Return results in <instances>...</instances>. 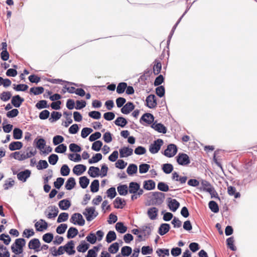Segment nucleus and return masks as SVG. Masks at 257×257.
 I'll list each match as a JSON object with an SVG mask.
<instances>
[{"label":"nucleus","instance_id":"obj_1","mask_svg":"<svg viewBox=\"0 0 257 257\" xmlns=\"http://www.w3.org/2000/svg\"><path fill=\"white\" fill-rule=\"evenodd\" d=\"M74 248V243L73 240H70L65 245L60 246L58 247V254L61 255L64 253V251H66L69 255L74 254L75 253Z\"/></svg>","mask_w":257,"mask_h":257},{"label":"nucleus","instance_id":"obj_2","mask_svg":"<svg viewBox=\"0 0 257 257\" xmlns=\"http://www.w3.org/2000/svg\"><path fill=\"white\" fill-rule=\"evenodd\" d=\"M153 197L151 199L152 205H160L164 202L165 195L161 192H152Z\"/></svg>","mask_w":257,"mask_h":257},{"label":"nucleus","instance_id":"obj_3","mask_svg":"<svg viewBox=\"0 0 257 257\" xmlns=\"http://www.w3.org/2000/svg\"><path fill=\"white\" fill-rule=\"evenodd\" d=\"M70 222L74 225L79 226H83L85 223V221L82 214L79 213L73 214L70 219Z\"/></svg>","mask_w":257,"mask_h":257},{"label":"nucleus","instance_id":"obj_4","mask_svg":"<svg viewBox=\"0 0 257 257\" xmlns=\"http://www.w3.org/2000/svg\"><path fill=\"white\" fill-rule=\"evenodd\" d=\"M163 143V140L158 139L149 146V151L153 154L157 153L160 151Z\"/></svg>","mask_w":257,"mask_h":257},{"label":"nucleus","instance_id":"obj_5","mask_svg":"<svg viewBox=\"0 0 257 257\" xmlns=\"http://www.w3.org/2000/svg\"><path fill=\"white\" fill-rule=\"evenodd\" d=\"M176 159L178 164L181 166H186L190 163L189 157L184 153H179L176 157Z\"/></svg>","mask_w":257,"mask_h":257},{"label":"nucleus","instance_id":"obj_6","mask_svg":"<svg viewBox=\"0 0 257 257\" xmlns=\"http://www.w3.org/2000/svg\"><path fill=\"white\" fill-rule=\"evenodd\" d=\"M178 148L176 145L170 144L168 145L165 150L163 155L167 157L171 158L174 157L177 153Z\"/></svg>","mask_w":257,"mask_h":257},{"label":"nucleus","instance_id":"obj_7","mask_svg":"<svg viewBox=\"0 0 257 257\" xmlns=\"http://www.w3.org/2000/svg\"><path fill=\"white\" fill-rule=\"evenodd\" d=\"M146 105L150 108H154L157 105V99L154 94H150L146 99Z\"/></svg>","mask_w":257,"mask_h":257},{"label":"nucleus","instance_id":"obj_8","mask_svg":"<svg viewBox=\"0 0 257 257\" xmlns=\"http://www.w3.org/2000/svg\"><path fill=\"white\" fill-rule=\"evenodd\" d=\"M167 202L169 208L173 212H175L180 206V203L175 199L168 198Z\"/></svg>","mask_w":257,"mask_h":257},{"label":"nucleus","instance_id":"obj_9","mask_svg":"<svg viewBox=\"0 0 257 257\" xmlns=\"http://www.w3.org/2000/svg\"><path fill=\"white\" fill-rule=\"evenodd\" d=\"M48 209L51 212H53V213L49 212L48 214H46L47 211H45V212H44L45 214L46 215V216L49 219L54 218L58 215V214L59 213V210H58V208L56 206H55V205L49 206L48 207Z\"/></svg>","mask_w":257,"mask_h":257},{"label":"nucleus","instance_id":"obj_10","mask_svg":"<svg viewBox=\"0 0 257 257\" xmlns=\"http://www.w3.org/2000/svg\"><path fill=\"white\" fill-rule=\"evenodd\" d=\"M94 213H95L94 207H87L83 212V214L85 216L88 221H91L93 219V215Z\"/></svg>","mask_w":257,"mask_h":257},{"label":"nucleus","instance_id":"obj_11","mask_svg":"<svg viewBox=\"0 0 257 257\" xmlns=\"http://www.w3.org/2000/svg\"><path fill=\"white\" fill-rule=\"evenodd\" d=\"M155 117L154 115L150 113H144L140 118V122L142 123V121H144L148 124H152L154 121Z\"/></svg>","mask_w":257,"mask_h":257},{"label":"nucleus","instance_id":"obj_12","mask_svg":"<svg viewBox=\"0 0 257 257\" xmlns=\"http://www.w3.org/2000/svg\"><path fill=\"white\" fill-rule=\"evenodd\" d=\"M135 106L132 102L128 101L121 107L120 111L124 114L130 113L135 109Z\"/></svg>","mask_w":257,"mask_h":257},{"label":"nucleus","instance_id":"obj_13","mask_svg":"<svg viewBox=\"0 0 257 257\" xmlns=\"http://www.w3.org/2000/svg\"><path fill=\"white\" fill-rule=\"evenodd\" d=\"M24 101V99L18 94L13 96L11 99V103L16 108L20 107Z\"/></svg>","mask_w":257,"mask_h":257},{"label":"nucleus","instance_id":"obj_14","mask_svg":"<svg viewBox=\"0 0 257 257\" xmlns=\"http://www.w3.org/2000/svg\"><path fill=\"white\" fill-rule=\"evenodd\" d=\"M120 158L127 157L133 153V150L128 147H123L119 150Z\"/></svg>","mask_w":257,"mask_h":257},{"label":"nucleus","instance_id":"obj_15","mask_svg":"<svg viewBox=\"0 0 257 257\" xmlns=\"http://www.w3.org/2000/svg\"><path fill=\"white\" fill-rule=\"evenodd\" d=\"M31 174V171L27 169L24 171L20 172L17 174V178L19 180L22 181L23 182H25L27 181V179L30 177Z\"/></svg>","mask_w":257,"mask_h":257},{"label":"nucleus","instance_id":"obj_16","mask_svg":"<svg viewBox=\"0 0 257 257\" xmlns=\"http://www.w3.org/2000/svg\"><path fill=\"white\" fill-rule=\"evenodd\" d=\"M151 127L160 133L166 134L167 131L166 127L161 123L154 122L152 124Z\"/></svg>","mask_w":257,"mask_h":257},{"label":"nucleus","instance_id":"obj_17","mask_svg":"<svg viewBox=\"0 0 257 257\" xmlns=\"http://www.w3.org/2000/svg\"><path fill=\"white\" fill-rule=\"evenodd\" d=\"M40 245L41 243L39 239L36 238L30 240L28 243V247L29 249H34L37 251L39 250L37 249L40 247Z\"/></svg>","mask_w":257,"mask_h":257},{"label":"nucleus","instance_id":"obj_18","mask_svg":"<svg viewBox=\"0 0 257 257\" xmlns=\"http://www.w3.org/2000/svg\"><path fill=\"white\" fill-rule=\"evenodd\" d=\"M86 170V167L83 164L75 165L73 169V172L77 176L82 175Z\"/></svg>","mask_w":257,"mask_h":257},{"label":"nucleus","instance_id":"obj_19","mask_svg":"<svg viewBox=\"0 0 257 257\" xmlns=\"http://www.w3.org/2000/svg\"><path fill=\"white\" fill-rule=\"evenodd\" d=\"M114 207L116 209H122L125 205L126 202L124 199L117 197L113 201Z\"/></svg>","mask_w":257,"mask_h":257},{"label":"nucleus","instance_id":"obj_20","mask_svg":"<svg viewBox=\"0 0 257 257\" xmlns=\"http://www.w3.org/2000/svg\"><path fill=\"white\" fill-rule=\"evenodd\" d=\"M170 225L168 223H162L159 227L158 232L160 235L166 234L170 230Z\"/></svg>","mask_w":257,"mask_h":257},{"label":"nucleus","instance_id":"obj_21","mask_svg":"<svg viewBox=\"0 0 257 257\" xmlns=\"http://www.w3.org/2000/svg\"><path fill=\"white\" fill-rule=\"evenodd\" d=\"M155 187L156 183L153 180H145L143 182V188L146 190H152Z\"/></svg>","mask_w":257,"mask_h":257},{"label":"nucleus","instance_id":"obj_22","mask_svg":"<svg viewBox=\"0 0 257 257\" xmlns=\"http://www.w3.org/2000/svg\"><path fill=\"white\" fill-rule=\"evenodd\" d=\"M140 184L136 182H131L129 183L128 189V192L131 194H136L138 192Z\"/></svg>","mask_w":257,"mask_h":257},{"label":"nucleus","instance_id":"obj_23","mask_svg":"<svg viewBox=\"0 0 257 257\" xmlns=\"http://www.w3.org/2000/svg\"><path fill=\"white\" fill-rule=\"evenodd\" d=\"M88 174L92 178L100 176V169L97 167L91 166L89 167Z\"/></svg>","mask_w":257,"mask_h":257},{"label":"nucleus","instance_id":"obj_24","mask_svg":"<svg viewBox=\"0 0 257 257\" xmlns=\"http://www.w3.org/2000/svg\"><path fill=\"white\" fill-rule=\"evenodd\" d=\"M71 205L70 201L67 199L61 200L58 203L59 208L62 210H67L71 206Z\"/></svg>","mask_w":257,"mask_h":257},{"label":"nucleus","instance_id":"obj_25","mask_svg":"<svg viewBox=\"0 0 257 257\" xmlns=\"http://www.w3.org/2000/svg\"><path fill=\"white\" fill-rule=\"evenodd\" d=\"M34 144H36V147L38 149L42 150L46 146V142L44 138H41L39 139L37 138L35 139L34 141Z\"/></svg>","mask_w":257,"mask_h":257},{"label":"nucleus","instance_id":"obj_26","mask_svg":"<svg viewBox=\"0 0 257 257\" xmlns=\"http://www.w3.org/2000/svg\"><path fill=\"white\" fill-rule=\"evenodd\" d=\"M23 146L21 142L16 141L11 142L9 146V149L12 151L19 150L22 148Z\"/></svg>","mask_w":257,"mask_h":257},{"label":"nucleus","instance_id":"obj_27","mask_svg":"<svg viewBox=\"0 0 257 257\" xmlns=\"http://www.w3.org/2000/svg\"><path fill=\"white\" fill-rule=\"evenodd\" d=\"M114 123L117 126L124 127L127 123L126 119L123 116H119L114 120Z\"/></svg>","mask_w":257,"mask_h":257},{"label":"nucleus","instance_id":"obj_28","mask_svg":"<svg viewBox=\"0 0 257 257\" xmlns=\"http://www.w3.org/2000/svg\"><path fill=\"white\" fill-rule=\"evenodd\" d=\"M158 212V209L155 207H153L148 210L147 214L151 220H155L157 216Z\"/></svg>","mask_w":257,"mask_h":257},{"label":"nucleus","instance_id":"obj_29","mask_svg":"<svg viewBox=\"0 0 257 257\" xmlns=\"http://www.w3.org/2000/svg\"><path fill=\"white\" fill-rule=\"evenodd\" d=\"M76 185L75 179L73 177L69 178L65 183V187L67 190H72Z\"/></svg>","mask_w":257,"mask_h":257},{"label":"nucleus","instance_id":"obj_30","mask_svg":"<svg viewBox=\"0 0 257 257\" xmlns=\"http://www.w3.org/2000/svg\"><path fill=\"white\" fill-rule=\"evenodd\" d=\"M89 244L84 240H82L80 244L77 246V250L78 252H85L89 248Z\"/></svg>","mask_w":257,"mask_h":257},{"label":"nucleus","instance_id":"obj_31","mask_svg":"<svg viewBox=\"0 0 257 257\" xmlns=\"http://www.w3.org/2000/svg\"><path fill=\"white\" fill-rule=\"evenodd\" d=\"M100 246H101V245L100 244L88 250L86 257H97V252L99 250Z\"/></svg>","mask_w":257,"mask_h":257},{"label":"nucleus","instance_id":"obj_32","mask_svg":"<svg viewBox=\"0 0 257 257\" xmlns=\"http://www.w3.org/2000/svg\"><path fill=\"white\" fill-rule=\"evenodd\" d=\"M227 193L230 196H233L235 198H238L240 197V193L236 192V188L232 186H228Z\"/></svg>","mask_w":257,"mask_h":257},{"label":"nucleus","instance_id":"obj_33","mask_svg":"<svg viewBox=\"0 0 257 257\" xmlns=\"http://www.w3.org/2000/svg\"><path fill=\"white\" fill-rule=\"evenodd\" d=\"M78 234V229L75 227H70L67 231V237L68 239L75 237Z\"/></svg>","mask_w":257,"mask_h":257},{"label":"nucleus","instance_id":"obj_34","mask_svg":"<svg viewBox=\"0 0 257 257\" xmlns=\"http://www.w3.org/2000/svg\"><path fill=\"white\" fill-rule=\"evenodd\" d=\"M118 194L121 196H125L128 192V187L126 185H119L117 187Z\"/></svg>","mask_w":257,"mask_h":257},{"label":"nucleus","instance_id":"obj_35","mask_svg":"<svg viewBox=\"0 0 257 257\" xmlns=\"http://www.w3.org/2000/svg\"><path fill=\"white\" fill-rule=\"evenodd\" d=\"M26 240L23 238H17L15 240V242L11 245L16 248L24 247L26 244Z\"/></svg>","mask_w":257,"mask_h":257},{"label":"nucleus","instance_id":"obj_36","mask_svg":"<svg viewBox=\"0 0 257 257\" xmlns=\"http://www.w3.org/2000/svg\"><path fill=\"white\" fill-rule=\"evenodd\" d=\"M79 180L80 186L83 189L86 188L90 182L89 179L85 176L80 177Z\"/></svg>","mask_w":257,"mask_h":257},{"label":"nucleus","instance_id":"obj_37","mask_svg":"<svg viewBox=\"0 0 257 257\" xmlns=\"http://www.w3.org/2000/svg\"><path fill=\"white\" fill-rule=\"evenodd\" d=\"M115 227L116 231L121 234L124 233L127 230V227L122 222H117Z\"/></svg>","mask_w":257,"mask_h":257},{"label":"nucleus","instance_id":"obj_38","mask_svg":"<svg viewBox=\"0 0 257 257\" xmlns=\"http://www.w3.org/2000/svg\"><path fill=\"white\" fill-rule=\"evenodd\" d=\"M138 171V166L135 164H130L127 168L126 172L130 176H133Z\"/></svg>","mask_w":257,"mask_h":257},{"label":"nucleus","instance_id":"obj_39","mask_svg":"<svg viewBox=\"0 0 257 257\" xmlns=\"http://www.w3.org/2000/svg\"><path fill=\"white\" fill-rule=\"evenodd\" d=\"M44 91V88L42 86L33 87L30 89V93L35 95H37L43 93Z\"/></svg>","mask_w":257,"mask_h":257},{"label":"nucleus","instance_id":"obj_40","mask_svg":"<svg viewBox=\"0 0 257 257\" xmlns=\"http://www.w3.org/2000/svg\"><path fill=\"white\" fill-rule=\"evenodd\" d=\"M116 239V235L114 231L110 230L106 234L105 240L107 243H110Z\"/></svg>","mask_w":257,"mask_h":257},{"label":"nucleus","instance_id":"obj_41","mask_svg":"<svg viewBox=\"0 0 257 257\" xmlns=\"http://www.w3.org/2000/svg\"><path fill=\"white\" fill-rule=\"evenodd\" d=\"M40 221L42 222V225L38 228L39 222H37L35 224L36 229L37 231H42L44 229H46L48 227V223L43 219H41Z\"/></svg>","mask_w":257,"mask_h":257},{"label":"nucleus","instance_id":"obj_42","mask_svg":"<svg viewBox=\"0 0 257 257\" xmlns=\"http://www.w3.org/2000/svg\"><path fill=\"white\" fill-rule=\"evenodd\" d=\"M226 245L228 248L232 251L236 250V247L234 245V240L233 236H231L227 238Z\"/></svg>","mask_w":257,"mask_h":257},{"label":"nucleus","instance_id":"obj_43","mask_svg":"<svg viewBox=\"0 0 257 257\" xmlns=\"http://www.w3.org/2000/svg\"><path fill=\"white\" fill-rule=\"evenodd\" d=\"M152 73V71L151 69H147L146 70L143 74H142L139 79V81H145L147 80L151 76Z\"/></svg>","mask_w":257,"mask_h":257},{"label":"nucleus","instance_id":"obj_44","mask_svg":"<svg viewBox=\"0 0 257 257\" xmlns=\"http://www.w3.org/2000/svg\"><path fill=\"white\" fill-rule=\"evenodd\" d=\"M201 185L202 187L200 188V189L207 192L208 189H211L213 187L208 181L205 180H201Z\"/></svg>","mask_w":257,"mask_h":257},{"label":"nucleus","instance_id":"obj_45","mask_svg":"<svg viewBox=\"0 0 257 257\" xmlns=\"http://www.w3.org/2000/svg\"><path fill=\"white\" fill-rule=\"evenodd\" d=\"M62 114L60 112L52 111L51 114V117L49 118V121L51 122H54L60 118Z\"/></svg>","mask_w":257,"mask_h":257},{"label":"nucleus","instance_id":"obj_46","mask_svg":"<svg viewBox=\"0 0 257 257\" xmlns=\"http://www.w3.org/2000/svg\"><path fill=\"white\" fill-rule=\"evenodd\" d=\"M173 166L170 163L164 164L162 166V169L163 172L167 174L171 173L173 170Z\"/></svg>","mask_w":257,"mask_h":257},{"label":"nucleus","instance_id":"obj_47","mask_svg":"<svg viewBox=\"0 0 257 257\" xmlns=\"http://www.w3.org/2000/svg\"><path fill=\"white\" fill-rule=\"evenodd\" d=\"M90 190L93 193L97 192L99 190V182L97 179L94 180L90 185Z\"/></svg>","mask_w":257,"mask_h":257},{"label":"nucleus","instance_id":"obj_48","mask_svg":"<svg viewBox=\"0 0 257 257\" xmlns=\"http://www.w3.org/2000/svg\"><path fill=\"white\" fill-rule=\"evenodd\" d=\"M209 209L212 212L214 213H217L219 212V209L217 203L213 200L210 201L208 203Z\"/></svg>","mask_w":257,"mask_h":257},{"label":"nucleus","instance_id":"obj_49","mask_svg":"<svg viewBox=\"0 0 257 257\" xmlns=\"http://www.w3.org/2000/svg\"><path fill=\"white\" fill-rule=\"evenodd\" d=\"M13 85V88L16 91H25L29 88L28 85L25 84H19L17 85L14 84Z\"/></svg>","mask_w":257,"mask_h":257},{"label":"nucleus","instance_id":"obj_50","mask_svg":"<svg viewBox=\"0 0 257 257\" xmlns=\"http://www.w3.org/2000/svg\"><path fill=\"white\" fill-rule=\"evenodd\" d=\"M23 131L20 128L15 127L13 130V138L15 140H20L22 138Z\"/></svg>","mask_w":257,"mask_h":257},{"label":"nucleus","instance_id":"obj_51","mask_svg":"<svg viewBox=\"0 0 257 257\" xmlns=\"http://www.w3.org/2000/svg\"><path fill=\"white\" fill-rule=\"evenodd\" d=\"M102 158V155L100 153H97L95 154L91 159L88 160V163L90 164H94L100 161Z\"/></svg>","mask_w":257,"mask_h":257},{"label":"nucleus","instance_id":"obj_52","mask_svg":"<svg viewBox=\"0 0 257 257\" xmlns=\"http://www.w3.org/2000/svg\"><path fill=\"white\" fill-rule=\"evenodd\" d=\"M103 145L102 142L100 140L94 142L92 145L91 149L96 152H99Z\"/></svg>","mask_w":257,"mask_h":257},{"label":"nucleus","instance_id":"obj_53","mask_svg":"<svg viewBox=\"0 0 257 257\" xmlns=\"http://www.w3.org/2000/svg\"><path fill=\"white\" fill-rule=\"evenodd\" d=\"M36 107L38 109L49 108V105L47 104V101L46 100H41L39 101L35 105Z\"/></svg>","mask_w":257,"mask_h":257},{"label":"nucleus","instance_id":"obj_54","mask_svg":"<svg viewBox=\"0 0 257 257\" xmlns=\"http://www.w3.org/2000/svg\"><path fill=\"white\" fill-rule=\"evenodd\" d=\"M157 188L162 192H167L169 190V186L164 182H159L157 185Z\"/></svg>","mask_w":257,"mask_h":257},{"label":"nucleus","instance_id":"obj_55","mask_svg":"<svg viewBox=\"0 0 257 257\" xmlns=\"http://www.w3.org/2000/svg\"><path fill=\"white\" fill-rule=\"evenodd\" d=\"M126 88H127V83L126 82H120L117 85L116 92L118 94H122L124 92Z\"/></svg>","mask_w":257,"mask_h":257},{"label":"nucleus","instance_id":"obj_56","mask_svg":"<svg viewBox=\"0 0 257 257\" xmlns=\"http://www.w3.org/2000/svg\"><path fill=\"white\" fill-rule=\"evenodd\" d=\"M36 154V151H30L29 152L25 154H22L20 156V159H19V161H23L26 159L31 158L32 156H34Z\"/></svg>","mask_w":257,"mask_h":257},{"label":"nucleus","instance_id":"obj_57","mask_svg":"<svg viewBox=\"0 0 257 257\" xmlns=\"http://www.w3.org/2000/svg\"><path fill=\"white\" fill-rule=\"evenodd\" d=\"M119 244L117 242L112 243L108 248V251L112 254L116 253L119 250Z\"/></svg>","mask_w":257,"mask_h":257},{"label":"nucleus","instance_id":"obj_58","mask_svg":"<svg viewBox=\"0 0 257 257\" xmlns=\"http://www.w3.org/2000/svg\"><path fill=\"white\" fill-rule=\"evenodd\" d=\"M132 252V248L129 246H124L121 249V253L124 256H129Z\"/></svg>","mask_w":257,"mask_h":257},{"label":"nucleus","instance_id":"obj_59","mask_svg":"<svg viewBox=\"0 0 257 257\" xmlns=\"http://www.w3.org/2000/svg\"><path fill=\"white\" fill-rule=\"evenodd\" d=\"M69 148L71 152L75 153L80 152L82 150L81 147L75 143L70 144Z\"/></svg>","mask_w":257,"mask_h":257},{"label":"nucleus","instance_id":"obj_60","mask_svg":"<svg viewBox=\"0 0 257 257\" xmlns=\"http://www.w3.org/2000/svg\"><path fill=\"white\" fill-rule=\"evenodd\" d=\"M150 165L146 163H142L139 165V173L140 174L146 173L150 169Z\"/></svg>","mask_w":257,"mask_h":257},{"label":"nucleus","instance_id":"obj_61","mask_svg":"<svg viewBox=\"0 0 257 257\" xmlns=\"http://www.w3.org/2000/svg\"><path fill=\"white\" fill-rule=\"evenodd\" d=\"M54 235L51 232H48L44 234L42 236L43 241L46 243H50L53 239Z\"/></svg>","mask_w":257,"mask_h":257},{"label":"nucleus","instance_id":"obj_62","mask_svg":"<svg viewBox=\"0 0 257 257\" xmlns=\"http://www.w3.org/2000/svg\"><path fill=\"white\" fill-rule=\"evenodd\" d=\"M69 217V214L67 212L61 213L57 218V223H61L67 221Z\"/></svg>","mask_w":257,"mask_h":257},{"label":"nucleus","instance_id":"obj_63","mask_svg":"<svg viewBox=\"0 0 257 257\" xmlns=\"http://www.w3.org/2000/svg\"><path fill=\"white\" fill-rule=\"evenodd\" d=\"M12 97V94L10 91H4L0 94V99L3 101H8Z\"/></svg>","mask_w":257,"mask_h":257},{"label":"nucleus","instance_id":"obj_64","mask_svg":"<svg viewBox=\"0 0 257 257\" xmlns=\"http://www.w3.org/2000/svg\"><path fill=\"white\" fill-rule=\"evenodd\" d=\"M70 172V169L68 166L66 164H64L62 166L60 169L61 175L63 176H68Z\"/></svg>","mask_w":257,"mask_h":257}]
</instances>
